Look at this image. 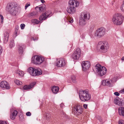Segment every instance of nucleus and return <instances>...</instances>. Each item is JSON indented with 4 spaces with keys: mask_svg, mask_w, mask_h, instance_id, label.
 <instances>
[{
    "mask_svg": "<svg viewBox=\"0 0 124 124\" xmlns=\"http://www.w3.org/2000/svg\"><path fill=\"white\" fill-rule=\"evenodd\" d=\"M24 45L23 44H20L19 45L18 52L20 55H22L23 52V48L24 47Z\"/></svg>",
    "mask_w": 124,
    "mask_h": 124,
    "instance_id": "412c9836",
    "label": "nucleus"
},
{
    "mask_svg": "<svg viewBox=\"0 0 124 124\" xmlns=\"http://www.w3.org/2000/svg\"><path fill=\"white\" fill-rule=\"evenodd\" d=\"M62 105V104H61L60 105V106H61V105Z\"/></svg>",
    "mask_w": 124,
    "mask_h": 124,
    "instance_id": "4d7b16f0",
    "label": "nucleus"
},
{
    "mask_svg": "<svg viewBox=\"0 0 124 124\" xmlns=\"http://www.w3.org/2000/svg\"><path fill=\"white\" fill-rule=\"evenodd\" d=\"M123 90H124L123 89ZM123 93H124V90H123H123L121 91H120V93H123Z\"/></svg>",
    "mask_w": 124,
    "mask_h": 124,
    "instance_id": "603ef678",
    "label": "nucleus"
},
{
    "mask_svg": "<svg viewBox=\"0 0 124 124\" xmlns=\"http://www.w3.org/2000/svg\"><path fill=\"white\" fill-rule=\"evenodd\" d=\"M26 115L27 116H31V114L30 112H28L26 113Z\"/></svg>",
    "mask_w": 124,
    "mask_h": 124,
    "instance_id": "79ce46f5",
    "label": "nucleus"
},
{
    "mask_svg": "<svg viewBox=\"0 0 124 124\" xmlns=\"http://www.w3.org/2000/svg\"><path fill=\"white\" fill-rule=\"evenodd\" d=\"M71 79L72 82L74 83L76 82V77L74 76H72L71 77Z\"/></svg>",
    "mask_w": 124,
    "mask_h": 124,
    "instance_id": "473e14b6",
    "label": "nucleus"
},
{
    "mask_svg": "<svg viewBox=\"0 0 124 124\" xmlns=\"http://www.w3.org/2000/svg\"><path fill=\"white\" fill-rule=\"evenodd\" d=\"M90 17V15L88 12L86 11L82 12L79 19V25L81 26L85 25L87 23V21L89 20Z\"/></svg>",
    "mask_w": 124,
    "mask_h": 124,
    "instance_id": "7ed1b4c3",
    "label": "nucleus"
},
{
    "mask_svg": "<svg viewBox=\"0 0 124 124\" xmlns=\"http://www.w3.org/2000/svg\"><path fill=\"white\" fill-rule=\"evenodd\" d=\"M19 120L21 121H23L24 120L23 115H20L19 116Z\"/></svg>",
    "mask_w": 124,
    "mask_h": 124,
    "instance_id": "72a5a7b5",
    "label": "nucleus"
},
{
    "mask_svg": "<svg viewBox=\"0 0 124 124\" xmlns=\"http://www.w3.org/2000/svg\"><path fill=\"white\" fill-rule=\"evenodd\" d=\"M0 19L1 20V23L2 24L3 23L4 18L3 16L1 15H0Z\"/></svg>",
    "mask_w": 124,
    "mask_h": 124,
    "instance_id": "ea45409f",
    "label": "nucleus"
},
{
    "mask_svg": "<svg viewBox=\"0 0 124 124\" xmlns=\"http://www.w3.org/2000/svg\"><path fill=\"white\" fill-rule=\"evenodd\" d=\"M114 94L116 96H118L119 95V93H118L117 92H115L114 93Z\"/></svg>",
    "mask_w": 124,
    "mask_h": 124,
    "instance_id": "37998d69",
    "label": "nucleus"
},
{
    "mask_svg": "<svg viewBox=\"0 0 124 124\" xmlns=\"http://www.w3.org/2000/svg\"><path fill=\"white\" fill-rule=\"evenodd\" d=\"M38 38L37 37H35V38L33 37H32L31 38V40H33L34 41H36L38 40Z\"/></svg>",
    "mask_w": 124,
    "mask_h": 124,
    "instance_id": "e433bc0d",
    "label": "nucleus"
},
{
    "mask_svg": "<svg viewBox=\"0 0 124 124\" xmlns=\"http://www.w3.org/2000/svg\"><path fill=\"white\" fill-rule=\"evenodd\" d=\"M35 72L36 76H39L42 73V70L39 69H36Z\"/></svg>",
    "mask_w": 124,
    "mask_h": 124,
    "instance_id": "a878e982",
    "label": "nucleus"
},
{
    "mask_svg": "<svg viewBox=\"0 0 124 124\" xmlns=\"http://www.w3.org/2000/svg\"><path fill=\"white\" fill-rule=\"evenodd\" d=\"M17 31L16 32V33H15V34L16 35H16H17Z\"/></svg>",
    "mask_w": 124,
    "mask_h": 124,
    "instance_id": "6e6d98bb",
    "label": "nucleus"
},
{
    "mask_svg": "<svg viewBox=\"0 0 124 124\" xmlns=\"http://www.w3.org/2000/svg\"><path fill=\"white\" fill-rule=\"evenodd\" d=\"M46 116L47 119H49L50 118V114L49 113H46Z\"/></svg>",
    "mask_w": 124,
    "mask_h": 124,
    "instance_id": "c9c22d12",
    "label": "nucleus"
},
{
    "mask_svg": "<svg viewBox=\"0 0 124 124\" xmlns=\"http://www.w3.org/2000/svg\"><path fill=\"white\" fill-rule=\"evenodd\" d=\"M123 90H124V88Z\"/></svg>",
    "mask_w": 124,
    "mask_h": 124,
    "instance_id": "13d9d810",
    "label": "nucleus"
},
{
    "mask_svg": "<svg viewBox=\"0 0 124 124\" xmlns=\"http://www.w3.org/2000/svg\"><path fill=\"white\" fill-rule=\"evenodd\" d=\"M16 5L14 3L8 4L6 7V11L13 15H16L18 12Z\"/></svg>",
    "mask_w": 124,
    "mask_h": 124,
    "instance_id": "20e7f679",
    "label": "nucleus"
},
{
    "mask_svg": "<svg viewBox=\"0 0 124 124\" xmlns=\"http://www.w3.org/2000/svg\"><path fill=\"white\" fill-rule=\"evenodd\" d=\"M4 42L5 43H6L7 42L8 40V38L9 36V33L7 31H5L4 33Z\"/></svg>",
    "mask_w": 124,
    "mask_h": 124,
    "instance_id": "aec40b11",
    "label": "nucleus"
},
{
    "mask_svg": "<svg viewBox=\"0 0 124 124\" xmlns=\"http://www.w3.org/2000/svg\"><path fill=\"white\" fill-rule=\"evenodd\" d=\"M120 8L122 11L124 12V1L121 5Z\"/></svg>",
    "mask_w": 124,
    "mask_h": 124,
    "instance_id": "f704fd0d",
    "label": "nucleus"
},
{
    "mask_svg": "<svg viewBox=\"0 0 124 124\" xmlns=\"http://www.w3.org/2000/svg\"><path fill=\"white\" fill-rule=\"evenodd\" d=\"M36 69L33 68L32 67H30L28 69V72L32 76H35Z\"/></svg>",
    "mask_w": 124,
    "mask_h": 124,
    "instance_id": "f3484780",
    "label": "nucleus"
},
{
    "mask_svg": "<svg viewBox=\"0 0 124 124\" xmlns=\"http://www.w3.org/2000/svg\"><path fill=\"white\" fill-rule=\"evenodd\" d=\"M17 111L16 110H15L10 115V118L12 120L15 119L17 114Z\"/></svg>",
    "mask_w": 124,
    "mask_h": 124,
    "instance_id": "5701e85b",
    "label": "nucleus"
},
{
    "mask_svg": "<svg viewBox=\"0 0 124 124\" xmlns=\"http://www.w3.org/2000/svg\"><path fill=\"white\" fill-rule=\"evenodd\" d=\"M81 50L79 48H77L71 55V57L74 60H78L80 57Z\"/></svg>",
    "mask_w": 124,
    "mask_h": 124,
    "instance_id": "1a4fd4ad",
    "label": "nucleus"
},
{
    "mask_svg": "<svg viewBox=\"0 0 124 124\" xmlns=\"http://www.w3.org/2000/svg\"><path fill=\"white\" fill-rule=\"evenodd\" d=\"M15 83L18 85H20L22 84V82L18 80H15L14 81Z\"/></svg>",
    "mask_w": 124,
    "mask_h": 124,
    "instance_id": "2f4dec72",
    "label": "nucleus"
},
{
    "mask_svg": "<svg viewBox=\"0 0 124 124\" xmlns=\"http://www.w3.org/2000/svg\"><path fill=\"white\" fill-rule=\"evenodd\" d=\"M16 73H17L18 75L21 77H23L24 75V73L22 71H17L16 72Z\"/></svg>",
    "mask_w": 124,
    "mask_h": 124,
    "instance_id": "cd10ccee",
    "label": "nucleus"
},
{
    "mask_svg": "<svg viewBox=\"0 0 124 124\" xmlns=\"http://www.w3.org/2000/svg\"><path fill=\"white\" fill-rule=\"evenodd\" d=\"M84 107L85 108H87V105L86 104H84L83 105Z\"/></svg>",
    "mask_w": 124,
    "mask_h": 124,
    "instance_id": "49530a36",
    "label": "nucleus"
},
{
    "mask_svg": "<svg viewBox=\"0 0 124 124\" xmlns=\"http://www.w3.org/2000/svg\"><path fill=\"white\" fill-rule=\"evenodd\" d=\"M49 16V15L47 14L46 13L43 14L39 17V20L40 21L44 20Z\"/></svg>",
    "mask_w": 124,
    "mask_h": 124,
    "instance_id": "4be33fe9",
    "label": "nucleus"
},
{
    "mask_svg": "<svg viewBox=\"0 0 124 124\" xmlns=\"http://www.w3.org/2000/svg\"><path fill=\"white\" fill-rule=\"evenodd\" d=\"M90 62L88 61H83L82 64L83 70L85 71L88 69L90 67Z\"/></svg>",
    "mask_w": 124,
    "mask_h": 124,
    "instance_id": "f8f14e48",
    "label": "nucleus"
},
{
    "mask_svg": "<svg viewBox=\"0 0 124 124\" xmlns=\"http://www.w3.org/2000/svg\"><path fill=\"white\" fill-rule=\"evenodd\" d=\"M68 3L69 6L67 8V12L70 14H74L76 11V9L75 7H77L78 6L79 2L77 0H70Z\"/></svg>",
    "mask_w": 124,
    "mask_h": 124,
    "instance_id": "f257e3e1",
    "label": "nucleus"
},
{
    "mask_svg": "<svg viewBox=\"0 0 124 124\" xmlns=\"http://www.w3.org/2000/svg\"><path fill=\"white\" fill-rule=\"evenodd\" d=\"M123 99H116L114 100L115 103L119 106H122L123 105Z\"/></svg>",
    "mask_w": 124,
    "mask_h": 124,
    "instance_id": "6ab92c4d",
    "label": "nucleus"
},
{
    "mask_svg": "<svg viewBox=\"0 0 124 124\" xmlns=\"http://www.w3.org/2000/svg\"><path fill=\"white\" fill-rule=\"evenodd\" d=\"M0 48H1V49L2 50L1 51V50L0 49V54L2 53V47H0Z\"/></svg>",
    "mask_w": 124,
    "mask_h": 124,
    "instance_id": "864d4df0",
    "label": "nucleus"
},
{
    "mask_svg": "<svg viewBox=\"0 0 124 124\" xmlns=\"http://www.w3.org/2000/svg\"><path fill=\"white\" fill-rule=\"evenodd\" d=\"M119 124H124L123 121L122 120L119 121Z\"/></svg>",
    "mask_w": 124,
    "mask_h": 124,
    "instance_id": "a18cd8bd",
    "label": "nucleus"
},
{
    "mask_svg": "<svg viewBox=\"0 0 124 124\" xmlns=\"http://www.w3.org/2000/svg\"><path fill=\"white\" fill-rule=\"evenodd\" d=\"M79 95L81 100L84 102L89 101L91 98V95L87 90L80 91Z\"/></svg>",
    "mask_w": 124,
    "mask_h": 124,
    "instance_id": "39448f33",
    "label": "nucleus"
},
{
    "mask_svg": "<svg viewBox=\"0 0 124 124\" xmlns=\"http://www.w3.org/2000/svg\"><path fill=\"white\" fill-rule=\"evenodd\" d=\"M95 25L94 24H92L90 26V29L91 30H93L94 28L95 27Z\"/></svg>",
    "mask_w": 124,
    "mask_h": 124,
    "instance_id": "4c0bfd02",
    "label": "nucleus"
},
{
    "mask_svg": "<svg viewBox=\"0 0 124 124\" xmlns=\"http://www.w3.org/2000/svg\"><path fill=\"white\" fill-rule=\"evenodd\" d=\"M44 8L45 7L43 6H42L39 7H36L35 8V9L36 10H37L38 9H39V11L41 12L44 10Z\"/></svg>",
    "mask_w": 124,
    "mask_h": 124,
    "instance_id": "bb28decb",
    "label": "nucleus"
},
{
    "mask_svg": "<svg viewBox=\"0 0 124 124\" xmlns=\"http://www.w3.org/2000/svg\"><path fill=\"white\" fill-rule=\"evenodd\" d=\"M31 22L34 23V24H38L40 21L36 19H33L32 20Z\"/></svg>",
    "mask_w": 124,
    "mask_h": 124,
    "instance_id": "c85d7f7f",
    "label": "nucleus"
},
{
    "mask_svg": "<svg viewBox=\"0 0 124 124\" xmlns=\"http://www.w3.org/2000/svg\"><path fill=\"white\" fill-rule=\"evenodd\" d=\"M59 89V88L58 87L54 86L52 88V90L54 93L56 94L58 92Z\"/></svg>",
    "mask_w": 124,
    "mask_h": 124,
    "instance_id": "393cba45",
    "label": "nucleus"
},
{
    "mask_svg": "<svg viewBox=\"0 0 124 124\" xmlns=\"http://www.w3.org/2000/svg\"><path fill=\"white\" fill-rule=\"evenodd\" d=\"M74 114L77 116L81 114L82 113L83 108L81 105L77 104L74 107Z\"/></svg>",
    "mask_w": 124,
    "mask_h": 124,
    "instance_id": "9d476101",
    "label": "nucleus"
},
{
    "mask_svg": "<svg viewBox=\"0 0 124 124\" xmlns=\"http://www.w3.org/2000/svg\"><path fill=\"white\" fill-rule=\"evenodd\" d=\"M0 87L7 89H9L10 88V86L5 81H3L0 82Z\"/></svg>",
    "mask_w": 124,
    "mask_h": 124,
    "instance_id": "ddd939ff",
    "label": "nucleus"
},
{
    "mask_svg": "<svg viewBox=\"0 0 124 124\" xmlns=\"http://www.w3.org/2000/svg\"><path fill=\"white\" fill-rule=\"evenodd\" d=\"M36 84V82H33L31 83L30 85H25L23 87V89L26 90H30L31 88H33Z\"/></svg>",
    "mask_w": 124,
    "mask_h": 124,
    "instance_id": "4468645a",
    "label": "nucleus"
},
{
    "mask_svg": "<svg viewBox=\"0 0 124 124\" xmlns=\"http://www.w3.org/2000/svg\"><path fill=\"white\" fill-rule=\"evenodd\" d=\"M69 22L70 23H72L73 22V20L72 19H71V20H69Z\"/></svg>",
    "mask_w": 124,
    "mask_h": 124,
    "instance_id": "8fccbe9b",
    "label": "nucleus"
},
{
    "mask_svg": "<svg viewBox=\"0 0 124 124\" xmlns=\"http://www.w3.org/2000/svg\"><path fill=\"white\" fill-rule=\"evenodd\" d=\"M97 47L100 48L101 50V52L103 53L106 52L109 48L108 42L105 41H100L99 42Z\"/></svg>",
    "mask_w": 124,
    "mask_h": 124,
    "instance_id": "423d86ee",
    "label": "nucleus"
},
{
    "mask_svg": "<svg viewBox=\"0 0 124 124\" xmlns=\"http://www.w3.org/2000/svg\"><path fill=\"white\" fill-rule=\"evenodd\" d=\"M106 32L105 29L103 27H100L97 29L94 33L95 36L98 38L103 36Z\"/></svg>",
    "mask_w": 124,
    "mask_h": 124,
    "instance_id": "6e6552de",
    "label": "nucleus"
},
{
    "mask_svg": "<svg viewBox=\"0 0 124 124\" xmlns=\"http://www.w3.org/2000/svg\"><path fill=\"white\" fill-rule=\"evenodd\" d=\"M37 12H36L33 11L32 12L30 13L29 14V16H33L36 15Z\"/></svg>",
    "mask_w": 124,
    "mask_h": 124,
    "instance_id": "7c9ffc66",
    "label": "nucleus"
},
{
    "mask_svg": "<svg viewBox=\"0 0 124 124\" xmlns=\"http://www.w3.org/2000/svg\"><path fill=\"white\" fill-rule=\"evenodd\" d=\"M112 21L114 24L120 25L123 23L124 21V17L120 13H116L113 16Z\"/></svg>",
    "mask_w": 124,
    "mask_h": 124,
    "instance_id": "f03ea898",
    "label": "nucleus"
},
{
    "mask_svg": "<svg viewBox=\"0 0 124 124\" xmlns=\"http://www.w3.org/2000/svg\"><path fill=\"white\" fill-rule=\"evenodd\" d=\"M25 25L24 24H22L21 25L20 27L22 29H23L24 28Z\"/></svg>",
    "mask_w": 124,
    "mask_h": 124,
    "instance_id": "a19ab883",
    "label": "nucleus"
},
{
    "mask_svg": "<svg viewBox=\"0 0 124 124\" xmlns=\"http://www.w3.org/2000/svg\"><path fill=\"white\" fill-rule=\"evenodd\" d=\"M111 82V81L110 82L109 81L107 80H104L102 81V84L103 85H107L111 87L113 86V85Z\"/></svg>",
    "mask_w": 124,
    "mask_h": 124,
    "instance_id": "dca6fc26",
    "label": "nucleus"
},
{
    "mask_svg": "<svg viewBox=\"0 0 124 124\" xmlns=\"http://www.w3.org/2000/svg\"><path fill=\"white\" fill-rule=\"evenodd\" d=\"M121 59L122 60L124 61V56L122 57Z\"/></svg>",
    "mask_w": 124,
    "mask_h": 124,
    "instance_id": "5fc2aeb1",
    "label": "nucleus"
},
{
    "mask_svg": "<svg viewBox=\"0 0 124 124\" xmlns=\"http://www.w3.org/2000/svg\"><path fill=\"white\" fill-rule=\"evenodd\" d=\"M36 60L37 61V63L38 64H40L44 61V58L39 56H36L35 57Z\"/></svg>",
    "mask_w": 124,
    "mask_h": 124,
    "instance_id": "2eb2a0df",
    "label": "nucleus"
},
{
    "mask_svg": "<svg viewBox=\"0 0 124 124\" xmlns=\"http://www.w3.org/2000/svg\"><path fill=\"white\" fill-rule=\"evenodd\" d=\"M9 45L11 48L12 47L15 46L14 40H12L10 41Z\"/></svg>",
    "mask_w": 124,
    "mask_h": 124,
    "instance_id": "c756f323",
    "label": "nucleus"
},
{
    "mask_svg": "<svg viewBox=\"0 0 124 124\" xmlns=\"http://www.w3.org/2000/svg\"><path fill=\"white\" fill-rule=\"evenodd\" d=\"M118 112L120 115L124 116V108L120 107L118 108Z\"/></svg>",
    "mask_w": 124,
    "mask_h": 124,
    "instance_id": "b1692460",
    "label": "nucleus"
},
{
    "mask_svg": "<svg viewBox=\"0 0 124 124\" xmlns=\"http://www.w3.org/2000/svg\"><path fill=\"white\" fill-rule=\"evenodd\" d=\"M15 29V32L17 31L18 29V27H16Z\"/></svg>",
    "mask_w": 124,
    "mask_h": 124,
    "instance_id": "09e8293b",
    "label": "nucleus"
},
{
    "mask_svg": "<svg viewBox=\"0 0 124 124\" xmlns=\"http://www.w3.org/2000/svg\"><path fill=\"white\" fill-rule=\"evenodd\" d=\"M36 69L33 68L32 67H30L28 69V72L32 76H35Z\"/></svg>",
    "mask_w": 124,
    "mask_h": 124,
    "instance_id": "a211bd4d",
    "label": "nucleus"
},
{
    "mask_svg": "<svg viewBox=\"0 0 124 124\" xmlns=\"http://www.w3.org/2000/svg\"><path fill=\"white\" fill-rule=\"evenodd\" d=\"M56 66L58 67L64 66L67 63V61L64 58H61L57 60Z\"/></svg>",
    "mask_w": 124,
    "mask_h": 124,
    "instance_id": "9b49d317",
    "label": "nucleus"
},
{
    "mask_svg": "<svg viewBox=\"0 0 124 124\" xmlns=\"http://www.w3.org/2000/svg\"><path fill=\"white\" fill-rule=\"evenodd\" d=\"M99 120L101 123H103V122H102V120L101 119V117H100V118L99 119Z\"/></svg>",
    "mask_w": 124,
    "mask_h": 124,
    "instance_id": "de8ad7c7",
    "label": "nucleus"
},
{
    "mask_svg": "<svg viewBox=\"0 0 124 124\" xmlns=\"http://www.w3.org/2000/svg\"><path fill=\"white\" fill-rule=\"evenodd\" d=\"M0 124H7V122L5 121L0 120Z\"/></svg>",
    "mask_w": 124,
    "mask_h": 124,
    "instance_id": "58836bf2",
    "label": "nucleus"
},
{
    "mask_svg": "<svg viewBox=\"0 0 124 124\" xmlns=\"http://www.w3.org/2000/svg\"><path fill=\"white\" fill-rule=\"evenodd\" d=\"M30 5V4H27L25 6V9H26Z\"/></svg>",
    "mask_w": 124,
    "mask_h": 124,
    "instance_id": "c03bdc74",
    "label": "nucleus"
},
{
    "mask_svg": "<svg viewBox=\"0 0 124 124\" xmlns=\"http://www.w3.org/2000/svg\"><path fill=\"white\" fill-rule=\"evenodd\" d=\"M95 68L97 72L100 76L104 75L106 73L107 69L105 67H101L99 64H98L96 65Z\"/></svg>",
    "mask_w": 124,
    "mask_h": 124,
    "instance_id": "0eeeda50",
    "label": "nucleus"
},
{
    "mask_svg": "<svg viewBox=\"0 0 124 124\" xmlns=\"http://www.w3.org/2000/svg\"><path fill=\"white\" fill-rule=\"evenodd\" d=\"M40 1L41 2L43 3H44L45 2V1L44 0H40Z\"/></svg>",
    "mask_w": 124,
    "mask_h": 124,
    "instance_id": "3c124183",
    "label": "nucleus"
}]
</instances>
